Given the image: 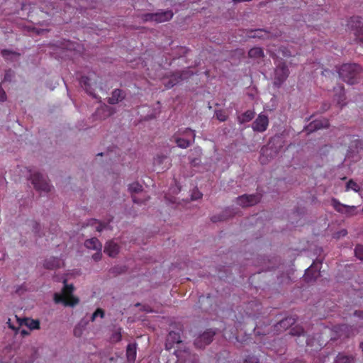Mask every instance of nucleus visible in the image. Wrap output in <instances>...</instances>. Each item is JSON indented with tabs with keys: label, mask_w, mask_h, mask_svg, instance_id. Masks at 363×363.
I'll return each instance as SVG.
<instances>
[{
	"label": "nucleus",
	"mask_w": 363,
	"mask_h": 363,
	"mask_svg": "<svg viewBox=\"0 0 363 363\" xmlns=\"http://www.w3.org/2000/svg\"><path fill=\"white\" fill-rule=\"evenodd\" d=\"M16 171L21 173L23 177H28L35 190L41 193H48L52 190V186L47 177L40 172L33 170L29 167L22 166H18Z\"/></svg>",
	"instance_id": "f257e3e1"
},
{
	"label": "nucleus",
	"mask_w": 363,
	"mask_h": 363,
	"mask_svg": "<svg viewBox=\"0 0 363 363\" xmlns=\"http://www.w3.org/2000/svg\"><path fill=\"white\" fill-rule=\"evenodd\" d=\"M73 291V285L65 284L62 293L54 294L53 298L55 303H62L65 306L74 307L77 306L79 302V299L72 294Z\"/></svg>",
	"instance_id": "f03ea898"
},
{
	"label": "nucleus",
	"mask_w": 363,
	"mask_h": 363,
	"mask_svg": "<svg viewBox=\"0 0 363 363\" xmlns=\"http://www.w3.org/2000/svg\"><path fill=\"white\" fill-rule=\"evenodd\" d=\"M360 70V67L356 64H345L341 66L338 72L343 81L347 84H353L356 82Z\"/></svg>",
	"instance_id": "7ed1b4c3"
},
{
	"label": "nucleus",
	"mask_w": 363,
	"mask_h": 363,
	"mask_svg": "<svg viewBox=\"0 0 363 363\" xmlns=\"http://www.w3.org/2000/svg\"><path fill=\"white\" fill-rule=\"evenodd\" d=\"M173 16L172 11H159L155 13H147L145 15V21L163 23L170 20Z\"/></svg>",
	"instance_id": "20e7f679"
},
{
	"label": "nucleus",
	"mask_w": 363,
	"mask_h": 363,
	"mask_svg": "<svg viewBox=\"0 0 363 363\" xmlns=\"http://www.w3.org/2000/svg\"><path fill=\"white\" fill-rule=\"evenodd\" d=\"M261 199L260 194H244L237 199L238 204L242 207H249L257 204Z\"/></svg>",
	"instance_id": "39448f33"
},
{
	"label": "nucleus",
	"mask_w": 363,
	"mask_h": 363,
	"mask_svg": "<svg viewBox=\"0 0 363 363\" xmlns=\"http://www.w3.org/2000/svg\"><path fill=\"white\" fill-rule=\"evenodd\" d=\"M331 205L335 211L340 213L346 214L348 216L355 214L356 207L354 206H347L342 204L336 199H333L331 200Z\"/></svg>",
	"instance_id": "423d86ee"
},
{
	"label": "nucleus",
	"mask_w": 363,
	"mask_h": 363,
	"mask_svg": "<svg viewBox=\"0 0 363 363\" xmlns=\"http://www.w3.org/2000/svg\"><path fill=\"white\" fill-rule=\"evenodd\" d=\"M268 125V117L265 114L260 113L252 123V128L254 131L262 133L267 130Z\"/></svg>",
	"instance_id": "0eeeda50"
},
{
	"label": "nucleus",
	"mask_w": 363,
	"mask_h": 363,
	"mask_svg": "<svg viewBox=\"0 0 363 363\" xmlns=\"http://www.w3.org/2000/svg\"><path fill=\"white\" fill-rule=\"evenodd\" d=\"M214 333L211 331H206L199 335L194 341V345L198 348H203L210 344L213 340Z\"/></svg>",
	"instance_id": "6e6552de"
},
{
	"label": "nucleus",
	"mask_w": 363,
	"mask_h": 363,
	"mask_svg": "<svg viewBox=\"0 0 363 363\" xmlns=\"http://www.w3.org/2000/svg\"><path fill=\"white\" fill-rule=\"evenodd\" d=\"M14 319L16 320L18 326H26L29 330L38 329L40 328V323L37 320L30 318H18L16 315L14 316Z\"/></svg>",
	"instance_id": "1a4fd4ad"
},
{
	"label": "nucleus",
	"mask_w": 363,
	"mask_h": 363,
	"mask_svg": "<svg viewBox=\"0 0 363 363\" xmlns=\"http://www.w3.org/2000/svg\"><path fill=\"white\" fill-rule=\"evenodd\" d=\"M320 276V272L318 271V263L313 262L309 268H308L305 273V279L307 281H311L315 280Z\"/></svg>",
	"instance_id": "9d476101"
},
{
	"label": "nucleus",
	"mask_w": 363,
	"mask_h": 363,
	"mask_svg": "<svg viewBox=\"0 0 363 363\" xmlns=\"http://www.w3.org/2000/svg\"><path fill=\"white\" fill-rule=\"evenodd\" d=\"M120 251V246L113 240H110L106 243L104 252L109 257H115Z\"/></svg>",
	"instance_id": "9b49d317"
},
{
	"label": "nucleus",
	"mask_w": 363,
	"mask_h": 363,
	"mask_svg": "<svg viewBox=\"0 0 363 363\" xmlns=\"http://www.w3.org/2000/svg\"><path fill=\"white\" fill-rule=\"evenodd\" d=\"M289 76V69L285 64H280L275 69V78L277 80L281 83Z\"/></svg>",
	"instance_id": "f8f14e48"
},
{
	"label": "nucleus",
	"mask_w": 363,
	"mask_h": 363,
	"mask_svg": "<svg viewBox=\"0 0 363 363\" xmlns=\"http://www.w3.org/2000/svg\"><path fill=\"white\" fill-rule=\"evenodd\" d=\"M62 264L63 262L60 259L51 257L45 260L43 265L46 269H54L60 267Z\"/></svg>",
	"instance_id": "ddd939ff"
},
{
	"label": "nucleus",
	"mask_w": 363,
	"mask_h": 363,
	"mask_svg": "<svg viewBox=\"0 0 363 363\" xmlns=\"http://www.w3.org/2000/svg\"><path fill=\"white\" fill-rule=\"evenodd\" d=\"M329 126V123L328 120H316L311 123L308 127V131L311 132L313 130L328 128Z\"/></svg>",
	"instance_id": "4468645a"
},
{
	"label": "nucleus",
	"mask_w": 363,
	"mask_h": 363,
	"mask_svg": "<svg viewBox=\"0 0 363 363\" xmlns=\"http://www.w3.org/2000/svg\"><path fill=\"white\" fill-rule=\"evenodd\" d=\"M137 354V347L135 343H130L128 345L126 349L127 360L130 363H134Z\"/></svg>",
	"instance_id": "2eb2a0df"
},
{
	"label": "nucleus",
	"mask_w": 363,
	"mask_h": 363,
	"mask_svg": "<svg viewBox=\"0 0 363 363\" xmlns=\"http://www.w3.org/2000/svg\"><path fill=\"white\" fill-rule=\"evenodd\" d=\"M80 84L89 94L92 95L94 98L96 97L93 91L94 89L92 87V82L89 77H82L80 81Z\"/></svg>",
	"instance_id": "dca6fc26"
},
{
	"label": "nucleus",
	"mask_w": 363,
	"mask_h": 363,
	"mask_svg": "<svg viewBox=\"0 0 363 363\" xmlns=\"http://www.w3.org/2000/svg\"><path fill=\"white\" fill-rule=\"evenodd\" d=\"M84 245L86 248L94 250H101L102 249L101 243L96 238L86 240Z\"/></svg>",
	"instance_id": "f3484780"
},
{
	"label": "nucleus",
	"mask_w": 363,
	"mask_h": 363,
	"mask_svg": "<svg viewBox=\"0 0 363 363\" xmlns=\"http://www.w3.org/2000/svg\"><path fill=\"white\" fill-rule=\"evenodd\" d=\"M175 143L181 148H186L190 146L191 140L180 135V133L174 136Z\"/></svg>",
	"instance_id": "a211bd4d"
},
{
	"label": "nucleus",
	"mask_w": 363,
	"mask_h": 363,
	"mask_svg": "<svg viewBox=\"0 0 363 363\" xmlns=\"http://www.w3.org/2000/svg\"><path fill=\"white\" fill-rule=\"evenodd\" d=\"M250 38H269L271 37V35L269 32H267L265 30L262 29H257L255 30H251L248 35Z\"/></svg>",
	"instance_id": "6ab92c4d"
},
{
	"label": "nucleus",
	"mask_w": 363,
	"mask_h": 363,
	"mask_svg": "<svg viewBox=\"0 0 363 363\" xmlns=\"http://www.w3.org/2000/svg\"><path fill=\"white\" fill-rule=\"evenodd\" d=\"M188 77V73L184 72L180 74L179 77L177 75L172 76V79H171L168 82H164V85L167 89H170L174 86L176 84H177L180 80L186 79Z\"/></svg>",
	"instance_id": "aec40b11"
},
{
	"label": "nucleus",
	"mask_w": 363,
	"mask_h": 363,
	"mask_svg": "<svg viewBox=\"0 0 363 363\" xmlns=\"http://www.w3.org/2000/svg\"><path fill=\"white\" fill-rule=\"evenodd\" d=\"M272 157V150L269 147H263L261 150V156L259 157V161L262 164H266L269 162L268 157Z\"/></svg>",
	"instance_id": "412c9836"
},
{
	"label": "nucleus",
	"mask_w": 363,
	"mask_h": 363,
	"mask_svg": "<svg viewBox=\"0 0 363 363\" xmlns=\"http://www.w3.org/2000/svg\"><path fill=\"white\" fill-rule=\"evenodd\" d=\"M357 23H358V25L356 26V28L354 29V35H355L356 40L358 42L363 43V25H362L360 18L358 17L357 18Z\"/></svg>",
	"instance_id": "4be33fe9"
},
{
	"label": "nucleus",
	"mask_w": 363,
	"mask_h": 363,
	"mask_svg": "<svg viewBox=\"0 0 363 363\" xmlns=\"http://www.w3.org/2000/svg\"><path fill=\"white\" fill-rule=\"evenodd\" d=\"M248 56L255 60H259L264 57V52L260 48H253L248 52Z\"/></svg>",
	"instance_id": "5701e85b"
},
{
	"label": "nucleus",
	"mask_w": 363,
	"mask_h": 363,
	"mask_svg": "<svg viewBox=\"0 0 363 363\" xmlns=\"http://www.w3.org/2000/svg\"><path fill=\"white\" fill-rule=\"evenodd\" d=\"M255 112L248 110L238 116V121L240 123H245L250 121L255 117Z\"/></svg>",
	"instance_id": "b1692460"
},
{
	"label": "nucleus",
	"mask_w": 363,
	"mask_h": 363,
	"mask_svg": "<svg viewBox=\"0 0 363 363\" xmlns=\"http://www.w3.org/2000/svg\"><path fill=\"white\" fill-rule=\"evenodd\" d=\"M123 99V94L121 90L116 89L112 92V96L108 99V102L111 104H117Z\"/></svg>",
	"instance_id": "393cba45"
},
{
	"label": "nucleus",
	"mask_w": 363,
	"mask_h": 363,
	"mask_svg": "<svg viewBox=\"0 0 363 363\" xmlns=\"http://www.w3.org/2000/svg\"><path fill=\"white\" fill-rule=\"evenodd\" d=\"M180 135L183 136L184 138H188L191 140V143L194 141L195 139V133L190 128H186L183 130H180Z\"/></svg>",
	"instance_id": "a878e982"
},
{
	"label": "nucleus",
	"mask_w": 363,
	"mask_h": 363,
	"mask_svg": "<svg viewBox=\"0 0 363 363\" xmlns=\"http://www.w3.org/2000/svg\"><path fill=\"white\" fill-rule=\"evenodd\" d=\"M121 328H117L113 332L110 341L113 343L118 342L121 340Z\"/></svg>",
	"instance_id": "bb28decb"
},
{
	"label": "nucleus",
	"mask_w": 363,
	"mask_h": 363,
	"mask_svg": "<svg viewBox=\"0 0 363 363\" xmlns=\"http://www.w3.org/2000/svg\"><path fill=\"white\" fill-rule=\"evenodd\" d=\"M128 190L130 193H139L142 191L143 186L138 182H135L129 185Z\"/></svg>",
	"instance_id": "cd10ccee"
},
{
	"label": "nucleus",
	"mask_w": 363,
	"mask_h": 363,
	"mask_svg": "<svg viewBox=\"0 0 363 363\" xmlns=\"http://www.w3.org/2000/svg\"><path fill=\"white\" fill-rule=\"evenodd\" d=\"M335 363H354L352 358L347 356L339 354L335 361Z\"/></svg>",
	"instance_id": "c85d7f7f"
},
{
	"label": "nucleus",
	"mask_w": 363,
	"mask_h": 363,
	"mask_svg": "<svg viewBox=\"0 0 363 363\" xmlns=\"http://www.w3.org/2000/svg\"><path fill=\"white\" fill-rule=\"evenodd\" d=\"M167 341L172 343H179L181 342L179 335L175 332H170L168 335Z\"/></svg>",
	"instance_id": "c756f323"
},
{
	"label": "nucleus",
	"mask_w": 363,
	"mask_h": 363,
	"mask_svg": "<svg viewBox=\"0 0 363 363\" xmlns=\"http://www.w3.org/2000/svg\"><path fill=\"white\" fill-rule=\"evenodd\" d=\"M346 189H347V190H350L351 189V190H353L355 192H357V191H359L360 190V186L355 182H354L353 180L350 179L347 182V184Z\"/></svg>",
	"instance_id": "7c9ffc66"
},
{
	"label": "nucleus",
	"mask_w": 363,
	"mask_h": 363,
	"mask_svg": "<svg viewBox=\"0 0 363 363\" xmlns=\"http://www.w3.org/2000/svg\"><path fill=\"white\" fill-rule=\"evenodd\" d=\"M354 254L357 258L363 261V245H357L354 249Z\"/></svg>",
	"instance_id": "2f4dec72"
},
{
	"label": "nucleus",
	"mask_w": 363,
	"mask_h": 363,
	"mask_svg": "<svg viewBox=\"0 0 363 363\" xmlns=\"http://www.w3.org/2000/svg\"><path fill=\"white\" fill-rule=\"evenodd\" d=\"M290 333L292 335L300 337L301 335H303L304 331L303 329L301 327H294L290 330Z\"/></svg>",
	"instance_id": "473e14b6"
},
{
	"label": "nucleus",
	"mask_w": 363,
	"mask_h": 363,
	"mask_svg": "<svg viewBox=\"0 0 363 363\" xmlns=\"http://www.w3.org/2000/svg\"><path fill=\"white\" fill-rule=\"evenodd\" d=\"M98 316L101 318L104 316V311L101 308H98L96 310V311L92 314L91 317V320L94 322Z\"/></svg>",
	"instance_id": "72a5a7b5"
},
{
	"label": "nucleus",
	"mask_w": 363,
	"mask_h": 363,
	"mask_svg": "<svg viewBox=\"0 0 363 363\" xmlns=\"http://www.w3.org/2000/svg\"><path fill=\"white\" fill-rule=\"evenodd\" d=\"M346 329H347V326L345 325H340L338 327H335V331L337 333H340V336H342V335H346L347 336L348 335L346 333Z\"/></svg>",
	"instance_id": "f704fd0d"
},
{
	"label": "nucleus",
	"mask_w": 363,
	"mask_h": 363,
	"mask_svg": "<svg viewBox=\"0 0 363 363\" xmlns=\"http://www.w3.org/2000/svg\"><path fill=\"white\" fill-rule=\"evenodd\" d=\"M347 234V231L346 229H342L333 234V238L335 239H340L342 237L346 236Z\"/></svg>",
	"instance_id": "c9c22d12"
},
{
	"label": "nucleus",
	"mask_w": 363,
	"mask_h": 363,
	"mask_svg": "<svg viewBox=\"0 0 363 363\" xmlns=\"http://www.w3.org/2000/svg\"><path fill=\"white\" fill-rule=\"evenodd\" d=\"M293 323H294V320L291 318H286V319L280 321V323H279V325L280 327H285L289 324H292Z\"/></svg>",
	"instance_id": "e433bc0d"
},
{
	"label": "nucleus",
	"mask_w": 363,
	"mask_h": 363,
	"mask_svg": "<svg viewBox=\"0 0 363 363\" xmlns=\"http://www.w3.org/2000/svg\"><path fill=\"white\" fill-rule=\"evenodd\" d=\"M215 116L220 121H224L225 120V115L221 111H216Z\"/></svg>",
	"instance_id": "4c0bfd02"
},
{
	"label": "nucleus",
	"mask_w": 363,
	"mask_h": 363,
	"mask_svg": "<svg viewBox=\"0 0 363 363\" xmlns=\"http://www.w3.org/2000/svg\"><path fill=\"white\" fill-rule=\"evenodd\" d=\"M30 225L32 227L34 233H38L40 228V224L35 221H30Z\"/></svg>",
	"instance_id": "58836bf2"
},
{
	"label": "nucleus",
	"mask_w": 363,
	"mask_h": 363,
	"mask_svg": "<svg viewBox=\"0 0 363 363\" xmlns=\"http://www.w3.org/2000/svg\"><path fill=\"white\" fill-rule=\"evenodd\" d=\"M166 160H167V157H164V156H162H162H157L154 160V164H162Z\"/></svg>",
	"instance_id": "ea45409f"
},
{
	"label": "nucleus",
	"mask_w": 363,
	"mask_h": 363,
	"mask_svg": "<svg viewBox=\"0 0 363 363\" xmlns=\"http://www.w3.org/2000/svg\"><path fill=\"white\" fill-rule=\"evenodd\" d=\"M7 324H8L9 327L13 330H18L20 329V327L18 326V323H17V325H15L14 324L12 323L11 318H9V320L7 321Z\"/></svg>",
	"instance_id": "a19ab883"
},
{
	"label": "nucleus",
	"mask_w": 363,
	"mask_h": 363,
	"mask_svg": "<svg viewBox=\"0 0 363 363\" xmlns=\"http://www.w3.org/2000/svg\"><path fill=\"white\" fill-rule=\"evenodd\" d=\"M83 328L80 327V325H77L75 327L74 330V334L76 337H80L82 334Z\"/></svg>",
	"instance_id": "79ce46f5"
},
{
	"label": "nucleus",
	"mask_w": 363,
	"mask_h": 363,
	"mask_svg": "<svg viewBox=\"0 0 363 363\" xmlns=\"http://www.w3.org/2000/svg\"><path fill=\"white\" fill-rule=\"evenodd\" d=\"M96 252L92 255V259L95 261H99L101 259L102 253L101 250H96Z\"/></svg>",
	"instance_id": "37998d69"
},
{
	"label": "nucleus",
	"mask_w": 363,
	"mask_h": 363,
	"mask_svg": "<svg viewBox=\"0 0 363 363\" xmlns=\"http://www.w3.org/2000/svg\"><path fill=\"white\" fill-rule=\"evenodd\" d=\"M1 53H2V55H3L4 57H6V58H8V57H9V56H10V55L11 56V58H12L13 56H16V54L15 52H11V51H9V50H3V51L1 52Z\"/></svg>",
	"instance_id": "c03bdc74"
},
{
	"label": "nucleus",
	"mask_w": 363,
	"mask_h": 363,
	"mask_svg": "<svg viewBox=\"0 0 363 363\" xmlns=\"http://www.w3.org/2000/svg\"><path fill=\"white\" fill-rule=\"evenodd\" d=\"M201 196H202L201 193H200L199 191H196L192 194L191 199L193 200H197V199H199L200 198H201Z\"/></svg>",
	"instance_id": "a18cd8bd"
},
{
	"label": "nucleus",
	"mask_w": 363,
	"mask_h": 363,
	"mask_svg": "<svg viewBox=\"0 0 363 363\" xmlns=\"http://www.w3.org/2000/svg\"><path fill=\"white\" fill-rule=\"evenodd\" d=\"M6 95L5 91L2 89H0V101H6Z\"/></svg>",
	"instance_id": "49530a36"
},
{
	"label": "nucleus",
	"mask_w": 363,
	"mask_h": 363,
	"mask_svg": "<svg viewBox=\"0 0 363 363\" xmlns=\"http://www.w3.org/2000/svg\"><path fill=\"white\" fill-rule=\"evenodd\" d=\"M224 219V216H213L212 218H211V220L213 222H218V221H220V220H223Z\"/></svg>",
	"instance_id": "de8ad7c7"
},
{
	"label": "nucleus",
	"mask_w": 363,
	"mask_h": 363,
	"mask_svg": "<svg viewBox=\"0 0 363 363\" xmlns=\"http://www.w3.org/2000/svg\"><path fill=\"white\" fill-rule=\"evenodd\" d=\"M170 190L173 194H177L180 191V188L177 186H175L171 188Z\"/></svg>",
	"instance_id": "09e8293b"
},
{
	"label": "nucleus",
	"mask_w": 363,
	"mask_h": 363,
	"mask_svg": "<svg viewBox=\"0 0 363 363\" xmlns=\"http://www.w3.org/2000/svg\"><path fill=\"white\" fill-rule=\"evenodd\" d=\"M17 331H19V333L23 335V336H26L27 335L29 334V332L28 330H26L24 329H21V328L19 330H18Z\"/></svg>",
	"instance_id": "8fccbe9b"
},
{
	"label": "nucleus",
	"mask_w": 363,
	"mask_h": 363,
	"mask_svg": "<svg viewBox=\"0 0 363 363\" xmlns=\"http://www.w3.org/2000/svg\"><path fill=\"white\" fill-rule=\"evenodd\" d=\"M105 228V226L104 225H102L101 223H99L96 227V230L99 231V232H101L104 230V228Z\"/></svg>",
	"instance_id": "3c124183"
},
{
	"label": "nucleus",
	"mask_w": 363,
	"mask_h": 363,
	"mask_svg": "<svg viewBox=\"0 0 363 363\" xmlns=\"http://www.w3.org/2000/svg\"><path fill=\"white\" fill-rule=\"evenodd\" d=\"M344 99H345V98H344V94H342V96H340L339 97V99L337 100V103H338L339 104H341V105L342 106L343 104H342V102L344 101Z\"/></svg>",
	"instance_id": "603ef678"
},
{
	"label": "nucleus",
	"mask_w": 363,
	"mask_h": 363,
	"mask_svg": "<svg viewBox=\"0 0 363 363\" xmlns=\"http://www.w3.org/2000/svg\"><path fill=\"white\" fill-rule=\"evenodd\" d=\"M133 201L135 202V203H139V201L136 199V198L135 196L133 197Z\"/></svg>",
	"instance_id": "864d4df0"
},
{
	"label": "nucleus",
	"mask_w": 363,
	"mask_h": 363,
	"mask_svg": "<svg viewBox=\"0 0 363 363\" xmlns=\"http://www.w3.org/2000/svg\"><path fill=\"white\" fill-rule=\"evenodd\" d=\"M169 201H171V202H172V203L175 202V201H174V200H172V199H169Z\"/></svg>",
	"instance_id": "5fc2aeb1"
},
{
	"label": "nucleus",
	"mask_w": 363,
	"mask_h": 363,
	"mask_svg": "<svg viewBox=\"0 0 363 363\" xmlns=\"http://www.w3.org/2000/svg\"><path fill=\"white\" fill-rule=\"evenodd\" d=\"M340 91H342L343 90L342 87H340Z\"/></svg>",
	"instance_id": "6e6d98bb"
},
{
	"label": "nucleus",
	"mask_w": 363,
	"mask_h": 363,
	"mask_svg": "<svg viewBox=\"0 0 363 363\" xmlns=\"http://www.w3.org/2000/svg\"><path fill=\"white\" fill-rule=\"evenodd\" d=\"M362 317H363V312H362Z\"/></svg>",
	"instance_id": "4d7b16f0"
}]
</instances>
